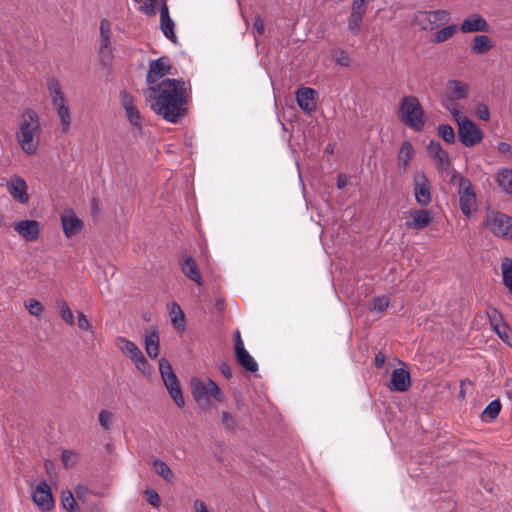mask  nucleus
Wrapping results in <instances>:
<instances>
[{
    "label": "nucleus",
    "mask_w": 512,
    "mask_h": 512,
    "mask_svg": "<svg viewBox=\"0 0 512 512\" xmlns=\"http://www.w3.org/2000/svg\"><path fill=\"white\" fill-rule=\"evenodd\" d=\"M151 109L164 120L177 124L189 113L190 94L182 79L166 78L148 88Z\"/></svg>",
    "instance_id": "f257e3e1"
},
{
    "label": "nucleus",
    "mask_w": 512,
    "mask_h": 512,
    "mask_svg": "<svg viewBox=\"0 0 512 512\" xmlns=\"http://www.w3.org/2000/svg\"><path fill=\"white\" fill-rule=\"evenodd\" d=\"M41 133L40 118L33 109H26L22 115L20 130L17 133L21 149L28 155L36 152Z\"/></svg>",
    "instance_id": "f03ea898"
},
{
    "label": "nucleus",
    "mask_w": 512,
    "mask_h": 512,
    "mask_svg": "<svg viewBox=\"0 0 512 512\" xmlns=\"http://www.w3.org/2000/svg\"><path fill=\"white\" fill-rule=\"evenodd\" d=\"M191 392L199 407V412L209 408L210 396L219 402H223L225 399L223 392L211 378L201 380L197 377H193L191 379Z\"/></svg>",
    "instance_id": "7ed1b4c3"
},
{
    "label": "nucleus",
    "mask_w": 512,
    "mask_h": 512,
    "mask_svg": "<svg viewBox=\"0 0 512 512\" xmlns=\"http://www.w3.org/2000/svg\"><path fill=\"white\" fill-rule=\"evenodd\" d=\"M401 120L416 132L423 130L426 118L424 110L415 96H405L400 103Z\"/></svg>",
    "instance_id": "20e7f679"
},
{
    "label": "nucleus",
    "mask_w": 512,
    "mask_h": 512,
    "mask_svg": "<svg viewBox=\"0 0 512 512\" xmlns=\"http://www.w3.org/2000/svg\"><path fill=\"white\" fill-rule=\"evenodd\" d=\"M450 13L447 10H419L414 13L412 25L421 31H433L450 21Z\"/></svg>",
    "instance_id": "39448f33"
},
{
    "label": "nucleus",
    "mask_w": 512,
    "mask_h": 512,
    "mask_svg": "<svg viewBox=\"0 0 512 512\" xmlns=\"http://www.w3.org/2000/svg\"><path fill=\"white\" fill-rule=\"evenodd\" d=\"M159 372L171 398L178 407L182 408L185 405L182 389L171 364L166 358L159 360Z\"/></svg>",
    "instance_id": "423d86ee"
},
{
    "label": "nucleus",
    "mask_w": 512,
    "mask_h": 512,
    "mask_svg": "<svg viewBox=\"0 0 512 512\" xmlns=\"http://www.w3.org/2000/svg\"><path fill=\"white\" fill-rule=\"evenodd\" d=\"M485 225L497 237L512 241V217L502 212L491 211Z\"/></svg>",
    "instance_id": "0eeeda50"
},
{
    "label": "nucleus",
    "mask_w": 512,
    "mask_h": 512,
    "mask_svg": "<svg viewBox=\"0 0 512 512\" xmlns=\"http://www.w3.org/2000/svg\"><path fill=\"white\" fill-rule=\"evenodd\" d=\"M459 205L461 212L465 216H470L472 211L476 209V194L473 189L472 183L468 178L459 176Z\"/></svg>",
    "instance_id": "6e6552de"
},
{
    "label": "nucleus",
    "mask_w": 512,
    "mask_h": 512,
    "mask_svg": "<svg viewBox=\"0 0 512 512\" xmlns=\"http://www.w3.org/2000/svg\"><path fill=\"white\" fill-rule=\"evenodd\" d=\"M458 136L465 147H473L482 141L483 132L472 120L464 118L459 123Z\"/></svg>",
    "instance_id": "1a4fd4ad"
},
{
    "label": "nucleus",
    "mask_w": 512,
    "mask_h": 512,
    "mask_svg": "<svg viewBox=\"0 0 512 512\" xmlns=\"http://www.w3.org/2000/svg\"><path fill=\"white\" fill-rule=\"evenodd\" d=\"M414 196L420 206H428L431 202V182L423 171L413 175Z\"/></svg>",
    "instance_id": "9d476101"
},
{
    "label": "nucleus",
    "mask_w": 512,
    "mask_h": 512,
    "mask_svg": "<svg viewBox=\"0 0 512 512\" xmlns=\"http://www.w3.org/2000/svg\"><path fill=\"white\" fill-rule=\"evenodd\" d=\"M112 31L111 23L108 19H102L100 22V47L99 55L103 65L110 63L112 58Z\"/></svg>",
    "instance_id": "9b49d317"
},
{
    "label": "nucleus",
    "mask_w": 512,
    "mask_h": 512,
    "mask_svg": "<svg viewBox=\"0 0 512 512\" xmlns=\"http://www.w3.org/2000/svg\"><path fill=\"white\" fill-rule=\"evenodd\" d=\"M172 66L168 57H160L150 62L149 70L146 75L148 84L154 86L158 84V80L167 74L171 73Z\"/></svg>",
    "instance_id": "f8f14e48"
},
{
    "label": "nucleus",
    "mask_w": 512,
    "mask_h": 512,
    "mask_svg": "<svg viewBox=\"0 0 512 512\" xmlns=\"http://www.w3.org/2000/svg\"><path fill=\"white\" fill-rule=\"evenodd\" d=\"M458 29L462 33H488L490 32L491 27L481 14L472 13L462 20L458 26Z\"/></svg>",
    "instance_id": "ddd939ff"
},
{
    "label": "nucleus",
    "mask_w": 512,
    "mask_h": 512,
    "mask_svg": "<svg viewBox=\"0 0 512 512\" xmlns=\"http://www.w3.org/2000/svg\"><path fill=\"white\" fill-rule=\"evenodd\" d=\"M34 503L45 511L54 507V500L51 488L46 480L40 481L32 493Z\"/></svg>",
    "instance_id": "4468645a"
},
{
    "label": "nucleus",
    "mask_w": 512,
    "mask_h": 512,
    "mask_svg": "<svg viewBox=\"0 0 512 512\" xmlns=\"http://www.w3.org/2000/svg\"><path fill=\"white\" fill-rule=\"evenodd\" d=\"M14 230L27 242H34L40 237L41 225L36 220H22L14 224Z\"/></svg>",
    "instance_id": "2eb2a0df"
},
{
    "label": "nucleus",
    "mask_w": 512,
    "mask_h": 512,
    "mask_svg": "<svg viewBox=\"0 0 512 512\" xmlns=\"http://www.w3.org/2000/svg\"><path fill=\"white\" fill-rule=\"evenodd\" d=\"M7 188L11 196L21 204L29 202L28 185L26 181L17 175H14L7 182Z\"/></svg>",
    "instance_id": "dca6fc26"
},
{
    "label": "nucleus",
    "mask_w": 512,
    "mask_h": 512,
    "mask_svg": "<svg viewBox=\"0 0 512 512\" xmlns=\"http://www.w3.org/2000/svg\"><path fill=\"white\" fill-rule=\"evenodd\" d=\"M391 391L405 392L411 386V377L408 370L396 368L392 371L391 379L387 385Z\"/></svg>",
    "instance_id": "f3484780"
},
{
    "label": "nucleus",
    "mask_w": 512,
    "mask_h": 512,
    "mask_svg": "<svg viewBox=\"0 0 512 512\" xmlns=\"http://www.w3.org/2000/svg\"><path fill=\"white\" fill-rule=\"evenodd\" d=\"M316 95L317 93L313 88L302 87L297 90V103L305 113H311L316 109Z\"/></svg>",
    "instance_id": "a211bd4d"
},
{
    "label": "nucleus",
    "mask_w": 512,
    "mask_h": 512,
    "mask_svg": "<svg viewBox=\"0 0 512 512\" xmlns=\"http://www.w3.org/2000/svg\"><path fill=\"white\" fill-rule=\"evenodd\" d=\"M174 21L169 15V9L166 0H161L160 6V27L166 38L173 43L177 42V36L174 32Z\"/></svg>",
    "instance_id": "6ab92c4d"
},
{
    "label": "nucleus",
    "mask_w": 512,
    "mask_h": 512,
    "mask_svg": "<svg viewBox=\"0 0 512 512\" xmlns=\"http://www.w3.org/2000/svg\"><path fill=\"white\" fill-rule=\"evenodd\" d=\"M427 153L429 157L436 161L437 167L440 170H445L449 167L450 161L448 153L442 148L441 144L436 140H431L427 146Z\"/></svg>",
    "instance_id": "aec40b11"
},
{
    "label": "nucleus",
    "mask_w": 512,
    "mask_h": 512,
    "mask_svg": "<svg viewBox=\"0 0 512 512\" xmlns=\"http://www.w3.org/2000/svg\"><path fill=\"white\" fill-rule=\"evenodd\" d=\"M411 219L405 225L414 230H423L432 221L431 212L427 209H417L410 212Z\"/></svg>",
    "instance_id": "412c9836"
},
{
    "label": "nucleus",
    "mask_w": 512,
    "mask_h": 512,
    "mask_svg": "<svg viewBox=\"0 0 512 512\" xmlns=\"http://www.w3.org/2000/svg\"><path fill=\"white\" fill-rule=\"evenodd\" d=\"M159 333L156 326H150L149 329L145 331L144 335V346L146 353L152 359H155L159 355L160 347H159Z\"/></svg>",
    "instance_id": "4be33fe9"
},
{
    "label": "nucleus",
    "mask_w": 512,
    "mask_h": 512,
    "mask_svg": "<svg viewBox=\"0 0 512 512\" xmlns=\"http://www.w3.org/2000/svg\"><path fill=\"white\" fill-rule=\"evenodd\" d=\"M179 262H180L181 269H182V272L184 273V275L188 279L201 285L202 277H201V273L199 271V268L197 266L195 259L190 255H182Z\"/></svg>",
    "instance_id": "5701e85b"
},
{
    "label": "nucleus",
    "mask_w": 512,
    "mask_h": 512,
    "mask_svg": "<svg viewBox=\"0 0 512 512\" xmlns=\"http://www.w3.org/2000/svg\"><path fill=\"white\" fill-rule=\"evenodd\" d=\"M64 235L68 238L76 235L83 228V222L75 215L61 217Z\"/></svg>",
    "instance_id": "b1692460"
},
{
    "label": "nucleus",
    "mask_w": 512,
    "mask_h": 512,
    "mask_svg": "<svg viewBox=\"0 0 512 512\" xmlns=\"http://www.w3.org/2000/svg\"><path fill=\"white\" fill-rule=\"evenodd\" d=\"M447 96L450 100H461L467 97L468 87L458 80H449L446 85Z\"/></svg>",
    "instance_id": "393cba45"
},
{
    "label": "nucleus",
    "mask_w": 512,
    "mask_h": 512,
    "mask_svg": "<svg viewBox=\"0 0 512 512\" xmlns=\"http://www.w3.org/2000/svg\"><path fill=\"white\" fill-rule=\"evenodd\" d=\"M491 39L484 34L476 35L472 40L471 52L475 55H482L492 49Z\"/></svg>",
    "instance_id": "a878e982"
},
{
    "label": "nucleus",
    "mask_w": 512,
    "mask_h": 512,
    "mask_svg": "<svg viewBox=\"0 0 512 512\" xmlns=\"http://www.w3.org/2000/svg\"><path fill=\"white\" fill-rule=\"evenodd\" d=\"M115 343L118 349L121 350L131 360L142 352L134 342L124 337H118Z\"/></svg>",
    "instance_id": "bb28decb"
},
{
    "label": "nucleus",
    "mask_w": 512,
    "mask_h": 512,
    "mask_svg": "<svg viewBox=\"0 0 512 512\" xmlns=\"http://www.w3.org/2000/svg\"><path fill=\"white\" fill-rule=\"evenodd\" d=\"M48 90L51 96V102L54 105H58L66 102L64 93L62 91L59 81L55 78H50L47 83Z\"/></svg>",
    "instance_id": "cd10ccee"
},
{
    "label": "nucleus",
    "mask_w": 512,
    "mask_h": 512,
    "mask_svg": "<svg viewBox=\"0 0 512 512\" xmlns=\"http://www.w3.org/2000/svg\"><path fill=\"white\" fill-rule=\"evenodd\" d=\"M236 360L240 366L249 372L258 371V364L246 349L235 353Z\"/></svg>",
    "instance_id": "c85d7f7f"
},
{
    "label": "nucleus",
    "mask_w": 512,
    "mask_h": 512,
    "mask_svg": "<svg viewBox=\"0 0 512 512\" xmlns=\"http://www.w3.org/2000/svg\"><path fill=\"white\" fill-rule=\"evenodd\" d=\"M414 155V148L410 141H404L401 144L399 155H398V161L400 167L403 168L404 171H406L407 166L409 164V161L412 159Z\"/></svg>",
    "instance_id": "c756f323"
},
{
    "label": "nucleus",
    "mask_w": 512,
    "mask_h": 512,
    "mask_svg": "<svg viewBox=\"0 0 512 512\" xmlns=\"http://www.w3.org/2000/svg\"><path fill=\"white\" fill-rule=\"evenodd\" d=\"M501 408L502 405L500 400L496 399L491 401L482 412L481 419L483 421H493L499 415Z\"/></svg>",
    "instance_id": "7c9ffc66"
},
{
    "label": "nucleus",
    "mask_w": 512,
    "mask_h": 512,
    "mask_svg": "<svg viewBox=\"0 0 512 512\" xmlns=\"http://www.w3.org/2000/svg\"><path fill=\"white\" fill-rule=\"evenodd\" d=\"M57 109V113L61 119V127L64 133H67L71 125V115L69 106L65 103L54 105Z\"/></svg>",
    "instance_id": "2f4dec72"
},
{
    "label": "nucleus",
    "mask_w": 512,
    "mask_h": 512,
    "mask_svg": "<svg viewBox=\"0 0 512 512\" xmlns=\"http://www.w3.org/2000/svg\"><path fill=\"white\" fill-rule=\"evenodd\" d=\"M458 31L457 25H449L440 30H438L432 37V42L435 44L443 43L453 37V35Z\"/></svg>",
    "instance_id": "473e14b6"
},
{
    "label": "nucleus",
    "mask_w": 512,
    "mask_h": 512,
    "mask_svg": "<svg viewBox=\"0 0 512 512\" xmlns=\"http://www.w3.org/2000/svg\"><path fill=\"white\" fill-rule=\"evenodd\" d=\"M153 468L157 475L162 477L167 482H172L174 474L170 467L164 461L159 459L155 460L153 462Z\"/></svg>",
    "instance_id": "72a5a7b5"
},
{
    "label": "nucleus",
    "mask_w": 512,
    "mask_h": 512,
    "mask_svg": "<svg viewBox=\"0 0 512 512\" xmlns=\"http://www.w3.org/2000/svg\"><path fill=\"white\" fill-rule=\"evenodd\" d=\"M56 303L60 309V317L62 318V320L65 321L68 325L73 326L74 316L67 301H65L64 299H58Z\"/></svg>",
    "instance_id": "f704fd0d"
},
{
    "label": "nucleus",
    "mask_w": 512,
    "mask_h": 512,
    "mask_svg": "<svg viewBox=\"0 0 512 512\" xmlns=\"http://www.w3.org/2000/svg\"><path fill=\"white\" fill-rule=\"evenodd\" d=\"M437 134L446 143L453 144L455 142V132L451 125L441 124L437 128Z\"/></svg>",
    "instance_id": "c9c22d12"
},
{
    "label": "nucleus",
    "mask_w": 512,
    "mask_h": 512,
    "mask_svg": "<svg viewBox=\"0 0 512 512\" xmlns=\"http://www.w3.org/2000/svg\"><path fill=\"white\" fill-rule=\"evenodd\" d=\"M501 268L503 274V282L512 293V260L505 258L501 264Z\"/></svg>",
    "instance_id": "e433bc0d"
},
{
    "label": "nucleus",
    "mask_w": 512,
    "mask_h": 512,
    "mask_svg": "<svg viewBox=\"0 0 512 512\" xmlns=\"http://www.w3.org/2000/svg\"><path fill=\"white\" fill-rule=\"evenodd\" d=\"M498 182L503 190L512 194V169L503 170L498 177Z\"/></svg>",
    "instance_id": "4c0bfd02"
},
{
    "label": "nucleus",
    "mask_w": 512,
    "mask_h": 512,
    "mask_svg": "<svg viewBox=\"0 0 512 512\" xmlns=\"http://www.w3.org/2000/svg\"><path fill=\"white\" fill-rule=\"evenodd\" d=\"M125 111H126L128 120L131 123V125L137 129L141 130L142 129V116H141L139 109L136 106H133Z\"/></svg>",
    "instance_id": "58836bf2"
},
{
    "label": "nucleus",
    "mask_w": 512,
    "mask_h": 512,
    "mask_svg": "<svg viewBox=\"0 0 512 512\" xmlns=\"http://www.w3.org/2000/svg\"><path fill=\"white\" fill-rule=\"evenodd\" d=\"M363 22V16L350 13L348 18V30L353 36H357Z\"/></svg>",
    "instance_id": "ea45409f"
},
{
    "label": "nucleus",
    "mask_w": 512,
    "mask_h": 512,
    "mask_svg": "<svg viewBox=\"0 0 512 512\" xmlns=\"http://www.w3.org/2000/svg\"><path fill=\"white\" fill-rule=\"evenodd\" d=\"M389 306V299L386 296H379L372 299L369 308L371 311L383 312Z\"/></svg>",
    "instance_id": "a19ab883"
},
{
    "label": "nucleus",
    "mask_w": 512,
    "mask_h": 512,
    "mask_svg": "<svg viewBox=\"0 0 512 512\" xmlns=\"http://www.w3.org/2000/svg\"><path fill=\"white\" fill-rule=\"evenodd\" d=\"M487 316L489 318V322L493 328V330L496 332L497 330H500L502 327H500V323L503 321L502 315L500 312L495 308H490L487 311Z\"/></svg>",
    "instance_id": "79ce46f5"
},
{
    "label": "nucleus",
    "mask_w": 512,
    "mask_h": 512,
    "mask_svg": "<svg viewBox=\"0 0 512 512\" xmlns=\"http://www.w3.org/2000/svg\"><path fill=\"white\" fill-rule=\"evenodd\" d=\"M132 361L134 362L137 369L140 370L142 373H144V374L150 373L151 366L142 352L139 355H137L135 358H133Z\"/></svg>",
    "instance_id": "37998d69"
},
{
    "label": "nucleus",
    "mask_w": 512,
    "mask_h": 512,
    "mask_svg": "<svg viewBox=\"0 0 512 512\" xmlns=\"http://www.w3.org/2000/svg\"><path fill=\"white\" fill-rule=\"evenodd\" d=\"M99 424L104 430H110L113 422V415L108 410H101L98 414Z\"/></svg>",
    "instance_id": "c03bdc74"
},
{
    "label": "nucleus",
    "mask_w": 512,
    "mask_h": 512,
    "mask_svg": "<svg viewBox=\"0 0 512 512\" xmlns=\"http://www.w3.org/2000/svg\"><path fill=\"white\" fill-rule=\"evenodd\" d=\"M26 308L33 316H41L44 311L43 305L36 299H29L28 302H26Z\"/></svg>",
    "instance_id": "a18cd8bd"
},
{
    "label": "nucleus",
    "mask_w": 512,
    "mask_h": 512,
    "mask_svg": "<svg viewBox=\"0 0 512 512\" xmlns=\"http://www.w3.org/2000/svg\"><path fill=\"white\" fill-rule=\"evenodd\" d=\"M333 57L336 64L340 66L348 67L350 65V58L348 54L342 49L335 50L333 52Z\"/></svg>",
    "instance_id": "49530a36"
},
{
    "label": "nucleus",
    "mask_w": 512,
    "mask_h": 512,
    "mask_svg": "<svg viewBox=\"0 0 512 512\" xmlns=\"http://www.w3.org/2000/svg\"><path fill=\"white\" fill-rule=\"evenodd\" d=\"M369 0H353L351 6V13L364 16Z\"/></svg>",
    "instance_id": "de8ad7c7"
},
{
    "label": "nucleus",
    "mask_w": 512,
    "mask_h": 512,
    "mask_svg": "<svg viewBox=\"0 0 512 512\" xmlns=\"http://www.w3.org/2000/svg\"><path fill=\"white\" fill-rule=\"evenodd\" d=\"M222 424L226 431L235 432L236 422L231 413L227 411L222 412Z\"/></svg>",
    "instance_id": "09e8293b"
},
{
    "label": "nucleus",
    "mask_w": 512,
    "mask_h": 512,
    "mask_svg": "<svg viewBox=\"0 0 512 512\" xmlns=\"http://www.w3.org/2000/svg\"><path fill=\"white\" fill-rule=\"evenodd\" d=\"M61 502L65 509H73V506L76 505L75 499L71 491L66 490L62 492Z\"/></svg>",
    "instance_id": "8fccbe9b"
},
{
    "label": "nucleus",
    "mask_w": 512,
    "mask_h": 512,
    "mask_svg": "<svg viewBox=\"0 0 512 512\" xmlns=\"http://www.w3.org/2000/svg\"><path fill=\"white\" fill-rule=\"evenodd\" d=\"M140 10L148 16H155L157 13V0H146Z\"/></svg>",
    "instance_id": "3c124183"
},
{
    "label": "nucleus",
    "mask_w": 512,
    "mask_h": 512,
    "mask_svg": "<svg viewBox=\"0 0 512 512\" xmlns=\"http://www.w3.org/2000/svg\"><path fill=\"white\" fill-rule=\"evenodd\" d=\"M120 101L125 110L135 106L133 96L126 90L120 92Z\"/></svg>",
    "instance_id": "603ef678"
},
{
    "label": "nucleus",
    "mask_w": 512,
    "mask_h": 512,
    "mask_svg": "<svg viewBox=\"0 0 512 512\" xmlns=\"http://www.w3.org/2000/svg\"><path fill=\"white\" fill-rule=\"evenodd\" d=\"M145 495L146 500L150 505L153 507H158L160 505V497L154 489H146Z\"/></svg>",
    "instance_id": "864d4df0"
},
{
    "label": "nucleus",
    "mask_w": 512,
    "mask_h": 512,
    "mask_svg": "<svg viewBox=\"0 0 512 512\" xmlns=\"http://www.w3.org/2000/svg\"><path fill=\"white\" fill-rule=\"evenodd\" d=\"M496 333L506 344L512 347V334L506 324H503L502 328L497 330Z\"/></svg>",
    "instance_id": "5fc2aeb1"
},
{
    "label": "nucleus",
    "mask_w": 512,
    "mask_h": 512,
    "mask_svg": "<svg viewBox=\"0 0 512 512\" xmlns=\"http://www.w3.org/2000/svg\"><path fill=\"white\" fill-rule=\"evenodd\" d=\"M476 114L479 119L487 121L490 118L489 108L486 104L480 103L476 107Z\"/></svg>",
    "instance_id": "6e6d98bb"
},
{
    "label": "nucleus",
    "mask_w": 512,
    "mask_h": 512,
    "mask_svg": "<svg viewBox=\"0 0 512 512\" xmlns=\"http://www.w3.org/2000/svg\"><path fill=\"white\" fill-rule=\"evenodd\" d=\"M75 454L73 451H70V450H64L62 452V455H61V460L63 462V465L66 467V468H69L71 466L74 465V458Z\"/></svg>",
    "instance_id": "4d7b16f0"
},
{
    "label": "nucleus",
    "mask_w": 512,
    "mask_h": 512,
    "mask_svg": "<svg viewBox=\"0 0 512 512\" xmlns=\"http://www.w3.org/2000/svg\"><path fill=\"white\" fill-rule=\"evenodd\" d=\"M78 327L81 330H91V324L89 320L87 319L86 315L82 312H78Z\"/></svg>",
    "instance_id": "13d9d810"
},
{
    "label": "nucleus",
    "mask_w": 512,
    "mask_h": 512,
    "mask_svg": "<svg viewBox=\"0 0 512 512\" xmlns=\"http://www.w3.org/2000/svg\"><path fill=\"white\" fill-rule=\"evenodd\" d=\"M253 28L256 30V32L259 35H263L265 28H264V21L261 16L257 15L253 20Z\"/></svg>",
    "instance_id": "bf43d9fd"
},
{
    "label": "nucleus",
    "mask_w": 512,
    "mask_h": 512,
    "mask_svg": "<svg viewBox=\"0 0 512 512\" xmlns=\"http://www.w3.org/2000/svg\"><path fill=\"white\" fill-rule=\"evenodd\" d=\"M234 350H235V353L238 352V351H241L243 349H245L244 347V342L241 338V334H240V331L239 330H236L235 331V334H234Z\"/></svg>",
    "instance_id": "052dcab7"
},
{
    "label": "nucleus",
    "mask_w": 512,
    "mask_h": 512,
    "mask_svg": "<svg viewBox=\"0 0 512 512\" xmlns=\"http://www.w3.org/2000/svg\"><path fill=\"white\" fill-rule=\"evenodd\" d=\"M88 493L89 489L84 485L79 484L75 487V494L79 500H83Z\"/></svg>",
    "instance_id": "680f3d73"
},
{
    "label": "nucleus",
    "mask_w": 512,
    "mask_h": 512,
    "mask_svg": "<svg viewBox=\"0 0 512 512\" xmlns=\"http://www.w3.org/2000/svg\"><path fill=\"white\" fill-rule=\"evenodd\" d=\"M498 151L501 154L509 155L512 157V146L507 142H500L498 144Z\"/></svg>",
    "instance_id": "e2e57ef3"
},
{
    "label": "nucleus",
    "mask_w": 512,
    "mask_h": 512,
    "mask_svg": "<svg viewBox=\"0 0 512 512\" xmlns=\"http://www.w3.org/2000/svg\"><path fill=\"white\" fill-rule=\"evenodd\" d=\"M446 108L451 112L458 125L462 120H464L465 117L462 115L461 111L458 110L456 107H450L446 105Z\"/></svg>",
    "instance_id": "0e129e2a"
},
{
    "label": "nucleus",
    "mask_w": 512,
    "mask_h": 512,
    "mask_svg": "<svg viewBox=\"0 0 512 512\" xmlns=\"http://www.w3.org/2000/svg\"><path fill=\"white\" fill-rule=\"evenodd\" d=\"M220 371L227 379H230L232 377V369L228 363L223 362L220 365Z\"/></svg>",
    "instance_id": "69168bd1"
},
{
    "label": "nucleus",
    "mask_w": 512,
    "mask_h": 512,
    "mask_svg": "<svg viewBox=\"0 0 512 512\" xmlns=\"http://www.w3.org/2000/svg\"><path fill=\"white\" fill-rule=\"evenodd\" d=\"M385 360H386L385 354L382 353V352H379L375 356V366H376V368L381 369L384 366V364H385Z\"/></svg>",
    "instance_id": "338daca9"
},
{
    "label": "nucleus",
    "mask_w": 512,
    "mask_h": 512,
    "mask_svg": "<svg viewBox=\"0 0 512 512\" xmlns=\"http://www.w3.org/2000/svg\"><path fill=\"white\" fill-rule=\"evenodd\" d=\"M194 508L196 512H209L206 504L199 499L194 501Z\"/></svg>",
    "instance_id": "774afa93"
}]
</instances>
